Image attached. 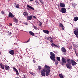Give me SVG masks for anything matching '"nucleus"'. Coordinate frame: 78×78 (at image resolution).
I'll return each mask as SVG.
<instances>
[{
	"mask_svg": "<svg viewBox=\"0 0 78 78\" xmlns=\"http://www.w3.org/2000/svg\"><path fill=\"white\" fill-rule=\"evenodd\" d=\"M47 68L50 69V67L47 65H45L44 69L42 70L41 72V75L42 76H45V72H48L47 71Z\"/></svg>",
	"mask_w": 78,
	"mask_h": 78,
	"instance_id": "nucleus-1",
	"label": "nucleus"
},
{
	"mask_svg": "<svg viewBox=\"0 0 78 78\" xmlns=\"http://www.w3.org/2000/svg\"><path fill=\"white\" fill-rule=\"evenodd\" d=\"M51 56H50V58L52 60V61H55V54L54 53L51 52L50 53Z\"/></svg>",
	"mask_w": 78,
	"mask_h": 78,
	"instance_id": "nucleus-2",
	"label": "nucleus"
},
{
	"mask_svg": "<svg viewBox=\"0 0 78 78\" xmlns=\"http://www.w3.org/2000/svg\"><path fill=\"white\" fill-rule=\"evenodd\" d=\"M49 69H50V68H47V69H46V70L47 72H46V75L47 76H48L49 75H50V73H50V70Z\"/></svg>",
	"mask_w": 78,
	"mask_h": 78,
	"instance_id": "nucleus-3",
	"label": "nucleus"
},
{
	"mask_svg": "<svg viewBox=\"0 0 78 78\" xmlns=\"http://www.w3.org/2000/svg\"><path fill=\"white\" fill-rule=\"evenodd\" d=\"M60 12L62 13H66V9L65 8H62L61 9Z\"/></svg>",
	"mask_w": 78,
	"mask_h": 78,
	"instance_id": "nucleus-4",
	"label": "nucleus"
},
{
	"mask_svg": "<svg viewBox=\"0 0 78 78\" xmlns=\"http://www.w3.org/2000/svg\"><path fill=\"white\" fill-rule=\"evenodd\" d=\"M62 61L63 64H66L67 62L66 59L64 57H62Z\"/></svg>",
	"mask_w": 78,
	"mask_h": 78,
	"instance_id": "nucleus-5",
	"label": "nucleus"
},
{
	"mask_svg": "<svg viewBox=\"0 0 78 78\" xmlns=\"http://www.w3.org/2000/svg\"><path fill=\"white\" fill-rule=\"evenodd\" d=\"M66 66L68 69H71L72 66H71V64L67 63L66 64Z\"/></svg>",
	"mask_w": 78,
	"mask_h": 78,
	"instance_id": "nucleus-6",
	"label": "nucleus"
},
{
	"mask_svg": "<svg viewBox=\"0 0 78 78\" xmlns=\"http://www.w3.org/2000/svg\"><path fill=\"white\" fill-rule=\"evenodd\" d=\"M9 52L10 54L12 55H14V50H12L11 51H9Z\"/></svg>",
	"mask_w": 78,
	"mask_h": 78,
	"instance_id": "nucleus-7",
	"label": "nucleus"
},
{
	"mask_svg": "<svg viewBox=\"0 0 78 78\" xmlns=\"http://www.w3.org/2000/svg\"><path fill=\"white\" fill-rule=\"evenodd\" d=\"M9 17H11L12 18H13L14 17V15L12 14V13L11 12H9Z\"/></svg>",
	"mask_w": 78,
	"mask_h": 78,
	"instance_id": "nucleus-8",
	"label": "nucleus"
},
{
	"mask_svg": "<svg viewBox=\"0 0 78 78\" xmlns=\"http://www.w3.org/2000/svg\"><path fill=\"white\" fill-rule=\"evenodd\" d=\"M71 64L72 66H75L76 64V63L74 60H71Z\"/></svg>",
	"mask_w": 78,
	"mask_h": 78,
	"instance_id": "nucleus-9",
	"label": "nucleus"
},
{
	"mask_svg": "<svg viewBox=\"0 0 78 78\" xmlns=\"http://www.w3.org/2000/svg\"><path fill=\"white\" fill-rule=\"evenodd\" d=\"M13 70H14L16 72V75H19V72H18V71L17 69H16V68L15 67H13Z\"/></svg>",
	"mask_w": 78,
	"mask_h": 78,
	"instance_id": "nucleus-10",
	"label": "nucleus"
},
{
	"mask_svg": "<svg viewBox=\"0 0 78 78\" xmlns=\"http://www.w3.org/2000/svg\"><path fill=\"white\" fill-rule=\"evenodd\" d=\"M61 51H62L63 53H66V48L64 47H62L61 48Z\"/></svg>",
	"mask_w": 78,
	"mask_h": 78,
	"instance_id": "nucleus-11",
	"label": "nucleus"
},
{
	"mask_svg": "<svg viewBox=\"0 0 78 78\" xmlns=\"http://www.w3.org/2000/svg\"><path fill=\"white\" fill-rule=\"evenodd\" d=\"M51 45L52 47H53L54 48L56 47L57 48H58V47H59V46L56 45L54 43L51 44Z\"/></svg>",
	"mask_w": 78,
	"mask_h": 78,
	"instance_id": "nucleus-12",
	"label": "nucleus"
},
{
	"mask_svg": "<svg viewBox=\"0 0 78 78\" xmlns=\"http://www.w3.org/2000/svg\"><path fill=\"white\" fill-rule=\"evenodd\" d=\"M27 19L28 20H31L32 19V16L31 15L28 16L27 17Z\"/></svg>",
	"mask_w": 78,
	"mask_h": 78,
	"instance_id": "nucleus-13",
	"label": "nucleus"
},
{
	"mask_svg": "<svg viewBox=\"0 0 78 78\" xmlns=\"http://www.w3.org/2000/svg\"><path fill=\"white\" fill-rule=\"evenodd\" d=\"M60 5V7H65V4H64V3H61Z\"/></svg>",
	"mask_w": 78,
	"mask_h": 78,
	"instance_id": "nucleus-14",
	"label": "nucleus"
},
{
	"mask_svg": "<svg viewBox=\"0 0 78 78\" xmlns=\"http://www.w3.org/2000/svg\"><path fill=\"white\" fill-rule=\"evenodd\" d=\"M5 69H6V70H9L10 67L9 66L6 65L5 66Z\"/></svg>",
	"mask_w": 78,
	"mask_h": 78,
	"instance_id": "nucleus-15",
	"label": "nucleus"
},
{
	"mask_svg": "<svg viewBox=\"0 0 78 78\" xmlns=\"http://www.w3.org/2000/svg\"><path fill=\"white\" fill-rule=\"evenodd\" d=\"M67 64H71V60L69 58H67Z\"/></svg>",
	"mask_w": 78,
	"mask_h": 78,
	"instance_id": "nucleus-16",
	"label": "nucleus"
},
{
	"mask_svg": "<svg viewBox=\"0 0 78 78\" xmlns=\"http://www.w3.org/2000/svg\"><path fill=\"white\" fill-rule=\"evenodd\" d=\"M0 66L1 67V68L2 69H4V67H5V65H3V64L2 63L0 64Z\"/></svg>",
	"mask_w": 78,
	"mask_h": 78,
	"instance_id": "nucleus-17",
	"label": "nucleus"
},
{
	"mask_svg": "<svg viewBox=\"0 0 78 78\" xmlns=\"http://www.w3.org/2000/svg\"><path fill=\"white\" fill-rule=\"evenodd\" d=\"M29 33L30 35H32V36H34V34L33 32H32V31H30L29 32Z\"/></svg>",
	"mask_w": 78,
	"mask_h": 78,
	"instance_id": "nucleus-18",
	"label": "nucleus"
},
{
	"mask_svg": "<svg viewBox=\"0 0 78 78\" xmlns=\"http://www.w3.org/2000/svg\"><path fill=\"white\" fill-rule=\"evenodd\" d=\"M43 32H44V33H46L47 34H48V33H49V31H48V30H43Z\"/></svg>",
	"mask_w": 78,
	"mask_h": 78,
	"instance_id": "nucleus-19",
	"label": "nucleus"
},
{
	"mask_svg": "<svg viewBox=\"0 0 78 78\" xmlns=\"http://www.w3.org/2000/svg\"><path fill=\"white\" fill-rule=\"evenodd\" d=\"M74 34L76 36H78V31L76 30H75L74 31Z\"/></svg>",
	"mask_w": 78,
	"mask_h": 78,
	"instance_id": "nucleus-20",
	"label": "nucleus"
},
{
	"mask_svg": "<svg viewBox=\"0 0 78 78\" xmlns=\"http://www.w3.org/2000/svg\"><path fill=\"white\" fill-rule=\"evenodd\" d=\"M23 14L25 17H27V16H28V14L26 12H24Z\"/></svg>",
	"mask_w": 78,
	"mask_h": 78,
	"instance_id": "nucleus-21",
	"label": "nucleus"
},
{
	"mask_svg": "<svg viewBox=\"0 0 78 78\" xmlns=\"http://www.w3.org/2000/svg\"><path fill=\"white\" fill-rule=\"evenodd\" d=\"M27 7H28V8H30V9H32V10H34V8L32 7L30 5H27Z\"/></svg>",
	"mask_w": 78,
	"mask_h": 78,
	"instance_id": "nucleus-22",
	"label": "nucleus"
},
{
	"mask_svg": "<svg viewBox=\"0 0 78 78\" xmlns=\"http://www.w3.org/2000/svg\"><path fill=\"white\" fill-rule=\"evenodd\" d=\"M74 21H75V22H76V21L78 20L77 17H74Z\"/></svg>",
	"mask_w": 78,
	"mask_h": 78,
	"instance_id": "nucleus-23",
	"label": "nucleus"
},
{
	"mask_svg": "<svg viewBox=\"0 0 78 78\" xmlns=\"http://www.w3.org/2000/svg\"><path fill=\"white\" fill-rule=\"evenodd\" d=\"M59 76L60 77V78H64L63 76L61 74H59Z\"/></svg>",
	"mask_w": 78,
	"mask_h": 78,
	"instance_id": "nucleus-24",
	"label": "nucleus"
},
{
	"mask_svg": "<svg viewBox=\"0 0 78 78\" xmlns=\"http://www.w3.org/2000/svg\"><path fill=\"white\" fill-rule=\"evenodd\" d=\"M57 59L58 60V61H61V59L60 58V57H57Z\"/></svg>",
	"mask_w": 78,
	"mask_h": 78,
	"instance_id": "nucleus-25",
	"label": "nucleus"
},
{
	"mask_svg": "<svg viewBox=\"0 0 78 78\" xmlns=\"http://www.w3.org/2000/svg\"><path fill=\"white\" fill-rule=\"evenodd\" d=\"M59 26L60 27H62V28H64V26L63 25H62V24L60 23V24H59Z\"/></svg>",
	"mask_w": 78,
	"mask_h": 78,
	"instance_id": "nucleus-26",
	"label": "nucleus"
},
{
	"mask_svg": "<svg viewBox=\"0 0 78 78\" xmlns=\"http://www.w3.org/2000/svg\"><path fill=\"white\" fill-rule=\"evenodd\" d=\"M13 19L14 20L15 22H16V23H17V19H16V18H13Z\"/></svg>",
	"mask_w": 78,
	"mask_h": 78,
	"instance_id": "nucleus-27",
	"label": "nucleus"
},
{
	"mask_svg": "<svg viewBox=\"0 0 78 78\" xmlns=\"http://www.w3.org/2000/svg\"><path fill=\"white\" fill-rule=\"evenodd\" d=\"M20 6V5H19L17 4L16 5V8H19Z\"/></svg>",
	"mask_w": 78,
	"mask_h": 78,
	"instance_id": "nucleus-28",
	"label": "nucleus"
},
{
	"mask_svg": "<svg viewBox=\"0 0 78 78\" xmlns=\"http://www.w3.org/2000/svg\"><path fill=\"white\" fill-rule=\"evenodd\" d=\"M38 67L39 70H41V69H42V68H41V66H38Z\"/></svg>",
	"mask_w": 78,
	"mask_h": 78,
	"instance_id": "nucleus-29",
	"label": "nucleus"
},
{
	"mask_svg": "<svg viewBox=\"0 0 78 78\" xmlns=\"http://www.w3.org/2000/svg\"><path fill=\"white\" fill-rule=\"evenodd\" d=\"M55 63L56 64H58V61H55Z\"/></svg>",
	"mask_w": 78,
	"mask_h": 78,
	"instance_id": "nucleus-30",
	"label": "nucleus"
},
{
	"mask_svg": "<svg viewBox=\"0 0 78 78\" xmlns=\"http://www.w3.org/2000/svg\"><path fill=\"white\" fill-rule=\"evenodd\" d=\"M40 2H41V3H42V4H43V3H44V2L42 1V0H40Z\"/></svg>",
	"mask_w": 78,
	"mask_h": 78,
	"instance_id": "nucleus-31",
	"label": "nucleus"
},
{
	"mask_svg": "<svg viewBox=\"0 0 78 78\" xmlns=\"http://www.w3.org/2000/svg\"><path fill=\"white\" fill-rule=\"evenodd\" d=\"M42 25V23H41V22H40V24L39 25V26H41V25Z\"/></svg>",
	"mask_w": 78,
	"mask_h": 78,
	"instance_id": "nucleus-32",
	"label": "nucleus"
},
{
	"mask_svg": "<svg viewBox=\"0 0 78 78\" xmlns=\"http://www.w3.org/2000/svg\"><path fill=\"white\" fill-rule=\"evenodd\" d=\"M47 40H49V37H47L46 38Z\"/></svg>",
	"mask_w": 78,
	"mask_h": 78,
	"instance_id": "nucleus-33",
	"label": "nucleus"
},
{
	"mask_svg": "<svg viewBox=\"0 0 78 78\" xmlns=\"http://www.w3.org/2000/svg\"><path fill=\"white\" fill-rule=\"evenodd\" d=\"M35 2H36V5L37 4V3H38V2H37V0H36Z\"/></svg>",
	"mask_w": 78,
	"mask_h": 78,
	"instance_id": "nucleus-34",
	"label": "nucleus"
},
{
	"mask_svg": "<svg viewBox=\"0 0 78 78\" xmlns=\"http://www.w3.org/2000/svg\"><path fill=\"white\" fill-rule=\"evenodd\" d=\"M33 18H34L35 19H36V17L35 16H33Z\"/></svg>",
	"mask_w": 78,
	"mask_h": 78,
	"instance_id": "nucleus-35",
	"label": "nucleus"
},
{
	"mask_svg": "<svg viewBox=\"0 0 78 78\" xmlns=\"http://www.w3.org/2000/svg\"><path fill=\"white\" fill-rule=\"evenodd\" d=\"M30 73V74H32L33 73V72H31V71H29V72Z\"/></svg>",
	"mask_w": 78,
	"mask_h": 78,
	"instance_id": "nucleus-36",
	"label": "nucleus"
},
{
	"mask_svg": "<svg viewBox=\"0 0 78 78\" xmlns=\"http://www.w3.org/2000/svg\"><path fill=\"white\" fill-rule=\"evenodd\" d=\"M1 12L2 14H4V12H3V11H2Z\"/></svg>",
	"mask_w": 78,
	"mask_h": 78,
	"instance_id": "nucleus-37",
	"label": "nucleus"
},
{
	"mask_svg": "<svg viewBox=\"0 0 78 78\" xmlns=\"http://www.w3.org/2000/svg\"><path fill=\"white\" fill-rule=\"evenodd\" d=\"M9 25L10 26H12V24L11 23H9Z\"/></svg>",
	"mask_w": 78,
	"mask_h": 78,
	"instance_id": "nucleus-38",
	"label": "nucleus"
},
{
	"mask_svg": "<svg viewBox=\"0 0 78 78\" xmlns=\"http://www.w3.org/2000/svg\"><path fill=\"white\" fill-rule=\"evenodd\" d=\"M69 48V49H72V46H70Z\"/></svg>",
	"mask_w": 78,
	"mask_h": 78,
	"instance_id": "nucleus-39",
	"label": "nucleus"
},
{
	"mask_svg": "<svg viewBox=\"0 0 78 78\" xmlns=\"http://www.w3.org/2000/svg\"><path fill=\"white\" fill-rule=\"evenodd\" d=\"M51 37H49V40H51Z\"/></svg>",
	"mask_w": 78,
	"mask_h": 78,
	"instance_id": "nucleus-40",
	"label": "nucleus"
},
{
	"mask_svg": "<svg viewBox=\"0 0 78 78\" xmlns=\"http://www.w3.org/2000/svg\"><path fill=\"white\" fill-rule=\"evenodd\" d=\"M34 28H36V29H37V27H36V26H34Z\"/></svg>",
	"mask_w": 78,
	"mask_h": 78,
	"instance_id": "nucleus-41",
	"label": "nucleus"
},
{
	"mask_svg": "<svg viewBox=\"0 0 78 78\" xmlns=\"http://www.w3.org/2000/svg\"><path fill=\"white\" fill-rule=\"evenodd\" d=\"M32 75H33V76H34V75H35V74L33 73L32 74Z\"/></svg>",
	"mask_w": 78,
	"mask_h": 78,
	"instance_id": "nucleus-42",
	"label": "nucleus"
},
{
	"mask_svg": "<svg viewBox=\"0 0 78 78\" xmlns=\"http://www.w3.org/2000/svg\"><path fill=\"white\" fill-rule=\"evenodd\" d=\"M50 42H51V43L53 42V40H50Z\"/></svg>",
	"mask_w": 78,
	"mask_h": 78,
	"instance_id": "nucleus-43",
	"label": "nucleus"
},
{
	"mask_svg": "<svg viewBox=\"0 0 78 78\" xmlns=\"http://www.w3.org/2000/svg\"><path fill=\"white\" fill-rule=\"evenodd\" d=\"M30 41V39H29L28 41H27L26 42V43H27V42H28Z\"/></svg>",
	"mask_w": 78,
	"mask_h": 78,
	"instance_id": "nucleus-44",
	"label": "nucleus"
},
{
	"mask_svg": "<svg viewBox=\"0 0 78 78\" xmlns=\"http://www.w3.org/2000/svg\"><path fill=\"white\" fill-rule=\"evenodd\" d=\"M76 30H77V31H78V28H76Z\"/></svg>",
	"mask_w": 78,
	"mask_h": 78,
	"instance_id": "nucleus-45",
	"label": "nucleus"
},
{
	"mask_svg": "<svg viewBox=\"0 0 78 78\" xmlns=\"http://www.w3.org/2000/svg\"><path fill=\"white\" fill-rule=\"evenodd\" d=\"M72 6H73V7H75V5H73V4H72Z\"/></svg>",
	"mask_w": 78,
	"mask_h": 78,
	"instance_id": "nucleus-46",
	"label": "nucleus"
},
{
	"mask_svg": "<svg viewBox=\"0 0 78 78\" xmlns=\"http://www.w3.org/2000/svg\"><path fill=\"white\" fill-rule=\"evenodd\" d=\"M30 1H31V2H32V1H33V0H30Z\"/></svg>",
	"mask_w": 78,
	"mask_h": 78,
	"instance_id": "nucleus-47",
	"label": "nucleus"
},
{
	"mask_svg": "<svg viewBox=\"0 0 78 78\" xmlns=\"http://www.w3.org/2000/svg\"><path fill=\"white\" fill-rule=\"evenodd\" d=\"M67 54L66 53H65L64 54V55H66Z\"/></svg>",
	"mask_w": 78,
	"mask_h": 78,
	"instance_id": "nucleus-48",
	"label": "nucleus"
},
{
	"mask_svg": "<svg viewBox=\"0 0 78 78\" xmlns=\"http://www.w3.org/2000/svg\"><path fill=\"white\" fill-rule=\"evenodd\" d=\"M62 30H64V28H62Z\"/></svg>",
	"mask_w": 78,
	"mask_h": 78,
	"instance_id": "nucleus-49",
	"label": "nucleus"
},
{
	"mask_svg": "<svg viewBox=\"0 0 78 78\" xmlns=\"http://www.w3.org/2000/svg\"><path fill=\"white\" fill-rule=\"evenodd\" d=\"M26 24L27 25H28V24L27 23H26Z\"/></svg>",
	"mask_w": 78,
	"mask_h": 78,
	"instance_id": "nucleus-50",
	"label": "nucleus"
},
{
	"mask_svg": "<svg viewBox=\"0 0 78 78\" xmlns=\"http://www.w3.org/2000/svg\"><path fill=\"white\" fill-rule=\"evenodd\" d=\"M10 34H11V32H10Z\"/></svg>",
	"mask_w": 78,
	"mask_h": 78,
	"instance_id": "nucleus-51",
	"label": "nucleus"
},
{
	"mask_svg": "<svg viewBox=\"0 0 78 78\" xmlns=\"http://www.w3.org/2000/svg\"><path fill=\"white\" fill-rule=\"evenodd\" d=\"M1 55V53L0 52V55Z\"/></svg>",
	"mask_w": 78,
	"mask_h": 78,
	"instance_id": "nucleus-52",
	"label": "nucleus"
},
{
	"mask_svg": "<svg viewBox=\"0 0 78 78\" xmlns=\"http://www.w3.org/2000/svg\"><path fill=\"white\" fill-rule=\"evenodd\" d=\"M77 19H78V17H77Z\"/></svg>",
	"mask_w": 78,
	"mask_h": 78,
	"instance_id": "nucleus-53",
	"label": "nucleus"
}]
</instances>
